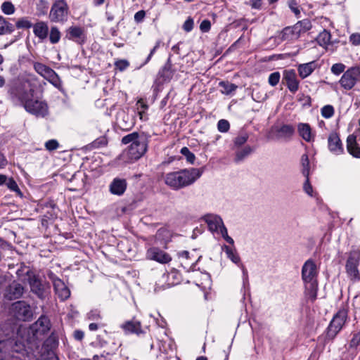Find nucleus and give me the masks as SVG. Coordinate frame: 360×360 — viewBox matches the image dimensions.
Wrapping results in <instances>:
<instances>
[{
    "mask_svg": "<svg viewBox=\"0 0 360 360\" xmlns=\"http://www.w3.org/2000/svg\"><path fill=\"white\" fill-rule=\"evenodd\" d=\"M23 291L24 288L21 284L13 283L8 287L5 296L8 300H15L22 296Z\"/></svg>",
    "mask_w": 360,
    "mask_h": 360,
    "instance_id": "5701e85b",
    "label": "nucleus"
},
{
    "mask_svg": "<svg viewBox=\"0 0 360 360\" xmlns=\"http://www.w3.org/2000/svg\"><path fill=\"white\" fill-rule=\"evenodd\" d=\"M14 31L13 25L0 15V34H11Z\"/></svg>",
    "mask_w": 360,
    "mask_h": 360,
    "instance_id": "c756f323",
    "label": "nucleus"
},
{
    "mask_svg": "<svg viewBox=\"0 0 360 360\" xmlns=\"http://www.w3.org/2000/svg\"><path fill=\"white\" fill-rule=\"evenodd\" d=\"M8 164V162L4 154L0 150V169H4Z\"/></svg>",
    "mask_w": 360,
    "mask_h": 360,
    "instance_id": "6e6d98bb",
    "label": "nucleus"
},
{
    "mask_svg": "<svg viewBox=\"0 0 360 360\" xmlns=\"http://www.w3.org/2000/svg\"><path fill=\"white\" fill-rule=\"evenodd\" d=\"M252 151V149L250 146H247L244 147L243 149L238 150L236 153L235 161L240 162L242 161L245 157L249 155Z\"/></svg>",
    "mask_w": 360,
    "mask_h": 360,
    "instance_id": "473e14b6",
    "label": "nucleus"
},
{
    "mask_svg": "<svg viewBox=\"0 0 360 360\" xmlns=\"http://www.w3.org/2000/svg\"><path fill=\"white\" fill-rule=\"evenodd\" d=\"M203 168H190L165 174L164 181L174 190L186 187L193 184L203 173Z\"/></svg>",
    "mask_w": 360,
    "mask_h": 360,
    "instance_id": "f257e3e1",
    "label": "nucleus"
},
{
    "mask_svg": "<svg viewBox=\"0 0 360 360\" xmlns=\"http://www.w3.org/2000/svg\"><path fill=\"white\" fill-rule=\"evenodd\" d=\"M299 135L307 142L314 141L315 135L312 132L310 125L307 123H299L297 124Z\"/></svg>",
    "mask_w": 360,
    "mask_h": 360,
    "instance_id": "4be33fe9",
    "label": "nucleus"
},
{
    "mask_svg": "<svg viewBox=\"0 0 360 360\" xmlns=\"http://www.w3.org/2000/svg\"><path fill=\"white\" fill-rule=\"evenodd\" d=\"M229 128L230 124L226 120H220L217 123V129L220 132H227Z\"/></svg>",
    "mask_w": 360,
    "mask_h": 360,
    "instance_id": "a19ab883",
    "label": "nucleus"
},
{
    "mask_svg": "<svg viewBox=\"0 0 360 360\" xmlns=\"http://www.w3.org/2000/svg\"><path fill=\"white\" fill-rule=\"evenodd\" d=\"M222 250L225 251L227 257L233 263L238 264L240 262V258L234 248H231L226 245H224L222 246Z\"/></svg>",
    "mask_w": 360,
    "mask_h": 360,
    "instance_id": "c85d7f7f",
    "label": "nucleus"
},
{
    "mask_svg": "<svg viewBox=\"0 0 360 360\" xmlns=\"http://www.w3.org/2000/svg\"><path fill=\"white\" fill-rule=\"evenodd\" d=\"M127 187V181L124 179L115 178L109 185V191L112 195H122Z\"/></svg>",
    "mask_w": 360,
    "mask_h": 360,
    "instance_id": "a211bd4d",
    "label": "nucleus"
},
{
    "mask_svg": "<svg viewBox=\"0 0 360 360\" xmlns=\"http://www.w3.org/2000/svg\"><path fill=\"white\" fill-rule=\"evenodd\" d=\"M289 7L295 14L300 13V10L297 6V3L295 1H291L289 3Z\"/></svg>",
    "mask_w": 360,
    "mask_h": 360,
    "instance_id": "052dcab7",
    "label": "nucleus"
},
{
    "mask_svg": "<svg viewBox=\"0 0 360 360\" xmlns=\"http://www.w3.org/2000/svg\"><path fill=\"white\" fill-rule=\"evenodd\" d=\"M301 165L302 167V173L304 176H309V160L307 154H303L301 157Z\"/></svg>",
    "mask_w": 360,
    "mask_h": 360,
    "instance_id": "72a5a7b5",
    "label": "nucleus"
},
{
    "mask_svg": "<svg viewBox=\"0 0 360 360\" xmlns=\"http://www.w3.org/2000/svg\"><path fill=\"white\" fill-rule=\"evenodd\" d=\"M115 66L120 71H124L129 66V63L127 60H119L115 63Z\"/></svg>",
    "mask_w": 360,
    "mask_h": 360,
    "instance_id": "c03bdc74",
    "label": "nucleus"
},
{
    "mask_svg": "<svg viewBox=\"0 0 360 360\" xmlns=\"http://www.w3.org/2000/svg\"><path fill=\"white\" fill-rule=\"evenodd\" d=\"M283 81L291 93H295L299 89L300 82L297 79L295 70H285L283 73Z\"/></svg>",
    "mask_w": 360,
    "mask_h": 360,
    "instance_id": "4468645a",
    "label": "nucleus"
},
{
    "mask_svg": "<svg viewBox=\"0 0 360 360\" xmlns=\"http://www.w3.org/2000/svg\"><path fill=\"white\" fill-rule=\"evenodd\" d=\"M5 184L10 190L13 191H20L18 186L13 179H7V181Z\"/></svg>",
    "mask_w": 360,
    "mask_h": 360,
    "instance_id": "49530a36",
    "label": "nucleus"
},
{
    "mask_svg": "<svg viewBox=\"0 0 360 360\" xmlns=\"http://www.w3.org/2000/svg\"><path fill=\"white\" fill-rule=\"evenodd\" d=\"M316 68L317 64L315 61L300 64L297 67L299 75L301 78L304 79L309 76Z\"/></svg>",
    "mask_w": 360,
    "mask_h": 360,
    "instance_id": "a878e982",
    "label": "nucleus"
},
{
    "mask_svg": "<svg viewBox=\"0 0 360 360\" xmlns=\"http://www.w3.org/2000/svg\"><path fill=\"white\" fill-rule=\"evenodd\" d=\"M66 37L70 40L82 44L84 41L85 38L84 30L77 26H71L67 30Z\"/></svg>",
    "mask_w": 360,
    "mask_h": 360,
    "instance_id": "412c9836",
    "label": "nucleus"
},
{
    "mask_svg": "<svg viewBox=\"0 0 360 360\" xmlns=\"http://www.w3.org/2000/svg\"><path fill=\"white\" fill-rule=\"evenodd\" d=\"M146 258L160 264H167L172 260L171 256L158 248L153 247L146 252Z\"/></svg>",
    "mask_w": 360,
    "mask_h": 360,
    "instance_id": "ddd939ff",
    "label": "nucleus"
},
{
    "mask_svg": "<svg viewBox=\"0 0 360 360\" xmlns=\"http://www.w3.org/2000/svg\"><path fill=\"white\" fill-rule=\"evenodd\" d=\"M219 86L221 88V93L225 95H231L238 89L237 85L229 81H221L219 83Z\"/></svg>",
    "mask_w": 360,
    "mask_h": 360,
    "instance_id": "cd10ccee",
    "label": "nucleus"
},
{
    "mask_svg": "<svg viewBox=\"0 0 360 360\" xmlns=\"http://www.w3.org/2000/svg\"><path fill=\"white\" fill-rule=\"evenodd\" d=\"M33 32L34 35L41 40H44L49 34V26L47 22L39 21L33 25Z\"/></svg>",
    "mask_w": 360,
    "mask_h": 360,
    "instance_id": "b1692460",
    "label": "nucleus"
},
{
    "mask_svg": "<svg viewBox=\"0 0 360 360\" xmlns=\"http://www.w3.org/2000/svg\"><path fill=\"white\" fill-rule=\"evenodd\" d=\"M347 317V311L342 308L340 309L333 316L330 321L327 331V337L333 339L342 329Z\"/></svg>",
    "mask_w": 360,
    "mask_h": 360,
    "instance_id": "6e6552de",
    "label": "nucleus"
},
{
    "mask_svg": "<svg viewBox=\"0 0 360 360\" xmlns=\"http://www.w3.org/2000/svg\"><path fill=\"white\" fill-rule=\"evenodd\" d=\"M51 328V322L49 319L42 315L41 316L38 320L32 325L31 330L34 334L38 337L39 335H44L47 333Z\"/></svg>",
    "mask_w": 360,
    "mask_h": 360,
    "instance_id": "2eb2a0df",
    "label": "nucleus"
},
{
    "mask_svg": "<svg viewBox=\"0 0 360 360\" xmlns=\"http://www.w3.org/2000/svg\"><path fill=\"white\" fill-rule=\"evenodd\" d=\"M25 346V342L18 340V337L0 340V360L4 359L6 353L22 352Z\"/></svg>",
    "mask_w": 360,
    "mask_h": 360,
    "instance_id": "423d86ee",
    "label": "nucleus"
},
{
    "mask_svg": "<svg viewBox=\"0 0 360 360\" xmlns=\"http://www.w3.org/2000/svg\"><path fill=\"white\" fill-rule=\"evenodd\" d=\"M360 262V250H352L349 252L346 262V272L349 278L353 281H357L359 278L358 266Z\"/></svg>",
    "mask_w": 360,
    "mask_h": 360,
    "instance_id": "1a4fd4ad",
    "label": "nucleus"
},
{
    "mask_svg": "<svg viewBox=\"0 0 360 360\" xmlns=\"http://www.w3.org/2000/svg\"><path fill=\"white\" fill-rule=\"evenodd\" d=\"M13 316L20 321H29L32 317V311L30 304L25 301L14 302L11 307Z\"/></svg>",
    "mask_w": 360,
    "mask_h": 360,
    "instance_id": "f8f14e48",
    "label": "nucleus"
},
{
    "mask_svg": "<svg viewBox=\"0 0 360 360\" xmlns=\"http://www.w3.org/2000/svg\"><path fill=\"white\" fill-rule=\"evenodd\" d=\"M181 153L186 157L188 162L191 164L194 162V160L195 159V155L193 153H191L187 147H183L181 149Z\"/></svg>",
    "mask_w": 360,
    "mask_h": 360,
    "instance_id": "58836bf2",
    "label": "nucleus"
},
{
    "mask_svg": "<svg viewBox=\"0 0 360 360\" xmlns=\"http://www.w3.org/2000/svg\"><path fill=\"white\" fill-rule=\"evenodd\" d=\"M248 4L252 8L259 10L262 8V0H249Z\"/></svg>",
    "mask_w": 360,
    "mask_h": 360,
    "instance_id": "603ef678",
    "label": "nucleus"
},
{
    "mask_svg": "<svg viewBox=\"0 0 360 360\" xmlns=\"http://www.w3.org/2000/svg\"><path fill=\"white\" fill-rule=\"evenodd\" d=\"M350 41L354 45L360 44V34H353L350 36Z\"/></svg>",
    "mask_w": 360,
    "mask_h": 360,
    "instance_id": "bf43d9fd",
    "label": "nucleus"
},
{
    "mask_svg": "<svg viewBox=\"0 0 360 360\" xmlns=\"http://www.w3.org/2000/svg\"><path fill=\"white\" fill-rule=\"evenodd\" d=\"M347 148L349 154L356 158H360V147L358 146L356 136L349 135L347 139Z\"/></svg>",
    "mask_w": 360,
    "mask_h": 360,
    "instance_id": "393cba45",
    "label": "nucleus"
},
{
    "mask_svg": "<svg viewBox=\"0 0 360 360\" xmlns=\"http://www.w3.org/2000/svg\"><path fill=\"white\" fill-rule=\"evenodd\" d=\"M73 337L76 340L82 341L84 337V333L80 330H76L73 333Z\"/></svg>",
    "mask_w": 360,
    "mask_h": 360,
    "instance_id": "4d7b16f0",
    "label": "nucleus"
},
{
    "mask_svg": "<svg viewBox=\"0 0 360 360\" xmlns=\"http://www.w3.org/2000/svg\"><path fill=\"white\" fill-rule=\"evenodd\" d=\"M360 343V332L354 335L352 339L350 341V347H354Z\"/></svg>",
    "mask_w": 360,
    "mask_h": 360,
    "instance_id": "864d4df0",
    "label": "nucleus"
},
{
    "mask_svg": "<svg viewBox=\"0 0 360 360\" xmlns=\"http://www.w3.org/2000/svg\"><path fill=\"white\" fill-rule=\"evenodd\" d=\"M179 256L181 258L188 259L189 258V252L188 251H182L179 253Z\"/></svg>",
    "mask_w": 360,
    "mask_h": 360,
    "instance_id": "69168bd1",
    "label": "nucleus"
},
{
    "mask_svg": "<svg viewBox=\"0 0 360 360\" xmlns=\"http://www.w3.org/2000/svg\"><path fill=\"white\" fill-rule=\"evenodd\" d=\"M211 23L209 20H204L200 25V29L202 32H207L210 30Z\"/></svg>",
    "mask_w": 360,
    "mask_h": 360,
    "instance_id": "3c124183",
    "label": "nucleus"
},
{
    "mask_svg": "<svg viewBox=\"0 0 360 360\" xmlns=\"http://www.w3.org/2000/svg\"><path fill=\"white\" fill-rule=\"evenodd\" d=\"M248 139V135L246 133H242L239 134L234 139V144L236 146H240L243 145Z\"/></svg>",
    "mask_w": 360,
    "mask_h": 360,
    "instance_id": "79ce46f5",
    "label": "nucleus"
},
{
    "mask_svg": "<svg viewBox=\"0 0 360 360\" xmlns=\"http://www.w3.org/2000/svg\"><path fill=\"white\" fill-rule=\"evenodd\" d=\"M16 27L18 29H28L33 25L27 18H22L16 22Z\"/></svg>",
    "mask_w": 360,
    "mask_h": 360,
    "instance_id": "4c0bfd02",
    "label": "nucleus"
},
{
    "mask_svg": "<svg viewBox=\"0 0 360 360\" xmlns=\"http://www.w3.org/2000/svg\"><path fill=\"white\" fill-rule=\"evenodd\" d=\"M335 112L334 108L330 105H326L321 108V115L326 119L333 116Z\"/></svg>",
    "mask_w": 360,
    "mask_h": 360,
    "instance_id": "e433bc0d",
    "label": "nucleus"
},
{
    "mask_svg": "<svg viewBox=\"0 0 360 360\" xmlns=\"http://www.w3.org/2000/svg\"><path fill=\"white\" fill-rule=\"evenodd\" d=\"M87 316H88V319L91 320V321H98L101 319L100 311L96 309L91 310L88 314Z\"/></svg>",
    "mask_w": 360,
    "mask_h": 360,
    "instance_id": "09e8293b",
    "label": "nucleus"
},
{
    "mask_svg": "<svg viewBox=\"0 0 360 360\" xmlns=\"http://www.w3.org/2000/svg\"><path fill=\"white\" fill-rule=\"evenodd\" d=\"M204 219L212 232H218L224 225L221 218L218 215L209 214L204 217Z\"/></svg>",
    "mask_w": 360,
    "mask_h": 360,
    "instance_id": "aec40b11",
    "label": "nucleus"
},
{
    "mask_svg": "<svg viewBox=\"0 0 360 360\" xmlns=\"http://www.w3.org/2000/svg\"><path fill=\"white\" fill-rule=\"evenodd\" d=\"M360 79V68L352 67L347 70L341 77L339 83L345 90L352 89Z\"/></svg>",
    "mask_w": 360,
    "mask_h": 360,
    "instance_id": "9d476101",
    "label": "nucleus"
},
{
    "mask_svg": "<svg viewBox=\"0 0 360 360\" xmlns=\"http://www.w3.org/2000/svg\"><path fill=\"white\" fill-rule=\"evenodd\" d=\"M54 290L61 300L68 299L70 295V291L65 283L56 276L51 277Z\"/></svg>",
    "mask_w": 360,
    "mask_h": 360,
    "instance_id": "dca6fc26",
    "label": "nucleus"
},
{
    "mask_svg": "<svg viewBox=\"0 0 360 360\" xmlns=\"http://www.w3.org/2000/svg\"><path fill=\"white\" fill-rule=\"evenodd\" d=\"M146 15V13L144 11L141 10L138 12H136L134 15V20L136 22H141L143 21Z\"/></svg>",
    "mask_w": 360,
    "mask_h": 360,
    "instance_id": "5fc2aeb1",
    "label": "nucleus"
},
{
    "mask_svg": "<svg viewBox=\"0 0 360 360\" xmlns=\"http://www.w3.org/2000/svg\"><path fill=\"white\" fill-rule=\"evenodd\" d=\"M141 134H139L137 132H133L131 134H127L122 139V143L123 144H132L133 143L136 142L137 139H141Z\"/></svg>",
    "mask_w": 360,
    "mask_h": 360,
    "instance_id": "f704fd0d",
    "label": "nucleus"
},
{
    "mask_svg": "<svg viewBox=\"0 0 360 360\" xmlns=\"http://www.w3.org/2000/svg\"><path fill=\"white\" fill-rule=\"evenodd\" d=\"M61 34L56 26L51 27L49 32V41L51 44H57L60 39Z\"/></svg>",
    "mask_w": 360,
    "mask_h": 360,
    "instance_id": "2f4dec72",
    "label": "nucleus"
},
{
    "mask_svg": "<svg viewBox=\"0 0 360 360\" xmlns=\"http://www.w3.org/2000/svg\"><path fill=\"white\" fill-rule=\"evenodd\" d=\"M305 177H306V181L304 183L303 189L306 193H307L310 196H312L313 188L309 182V176H305Z\"/></svg>",
    "mask_w": 360,
    "mask_h": 360,
    "instance_id": "de8ad7c7",
    "label": "nucleus"
},
{
    "mask_svg": "<svg viewBox=\"0 0 360 360\" xmlns=\"http://www.w3.org/2000/svg\"><path fill=\"white\" fill-rule=\"evenodd\" d=\"M26 275L31 291L39 298L44 299L46 290L49 288L48 284L46 282H43L40 278L32 271H27Z\"/></svg>",
    "mask_w": 360,
    "mask_h": 360,
    "instance_id": "0eeeda50",
    "label": "nucleus"
},
{
    "mask_svg": "<svg viewBox=\"0 0 360 360\" xmlns=\"http://www.w3.org/2000/svg\"><path fill=\"white\" fill-rule=\"evenodd\" d=\"M41 360H58V356L53 352L49 353L46 357L43 358Z\"/></svg>",
    "mask_w": 360,
    "mask_h": 360,
    "instance_id": "e2e57ef3",
    "label": "nucleus"
},
{
    "mask_svg": "<svg viewBox=\"0 0 360 360\" xmlns=\"http://www.w3.org/2000/svg\"><path fill=\"white\" fill-rule=\"evenodd\" d=\"M319 269L315 262L307 259L302 267V279L304 283V295L314 302L317 297Z\"/></svg>",
    "mask_w": 360,
    "mask_h": 360,
    "instance_id": "f03ea898",
    "label": "nucleus"
},
{
    "mask_svg": "<svg viewBox=\"0 0 360 360\" xmlns=\"http://www.w3.org/2000/svg\"><path fill=\"white\" fill-rule=\"evenodd\" d=\"M34 70L53 85L56 88L61 89L62 81L58 74L49 66L38 62L34 63Z\"/></svg>",
    "mask_w": 360,
    "mask_h": 360,
    "instance_id": "39448f33",
    "label": "nucleus"
},
{
    "mask_svg": "<svg viewBox=\"0 0 360 360\" xmlns=\"http://www.w3.org/2000/svg\"><path fill=\"white\" fill-rule=\"evenodd\" d=\"M94 144L97 145V146H100V145L105 146L107 144V141L105 139L103 138L101 140L96 141L94 142Z\"/></svg>",
    "mask_w": 360,
    "mask_h": 360,
    "instance_id": "338daca9",
    "label": "nucleus"
},
{
    "mask_svg": "<svg viewBox=\"0 0 360 360\" xmlns=\"http://www.w3.org/2000/svg\"><path fill=\"white\" fill-rule=\"evenodd\" d=\"M272 131H275L277 139H290L295 133V128L290 124H283L273 127Z\"/></svg>",
    "mask_w": 360,
    "mask_h": 360,
    "instance_id": "6ab92c4d",
    "label": "nucleus"
},
{
    "mask_svg": "<svg viewBox=\"0 0 360 360\" xmlns=\"http://www.w3.org/2000/svg\"><path fill=\"white\" fill-rule=\"evenodd\" d=\"M159 46H160V42H159V41H158V42L156 43V45H155V46L153 47V49L150 51V53H149L148 56L147 57V58H146V61L143 63V64L141 66H143V65H144L147 64V63L150 61V60L151 59V57H152V56H153V55L155 53V51H156L157 49L159 47Z\"/></svg>",
    "mask_w": 360,
    "mask_h": 360,
    "instance_id": "13d9d810",
    "label": "nucleus"
},
{
    "mask_svg": "<svg viewBox=\"0 0 360 360\" xmlns=\"http://www.w3.org/2000/svg\"><path fill=\"white\" fill-rule=\"evenodd\" d=\"M1 11L6 15H11L15 12V7L10 1H5L1 4Z\"/></svg>",
    "mask_w": 360,
    "mask_h": 360,
    "instance_id": "c9c22d12",
    "label": "nucleus"
},
{
    "mask_svg": "<svg viewBox=\"0 0 360 360\" xmlns=\"http://www.w3.org/2000/svg\"><path fill=\"white\" fill-rule=\"evenodd\" d=\"M122 328L126 333L140 334L142 333L141 323L138 321H129L122 325Z\"/></svg>",
    "mask_w": 360,
    "mask_h": 360,
    "instance_id": "bb28decb",
    "label": "nucleus"
},
{
    "mask_svg": "<svg viewBox=\"0 0 360 360\" xmlns=\"http://www.w3.org/2000/svg\"><path fill=\"white\" fill-rule=\"evenodd\" d=\"M148 144V138L144 134H141V139L130 144L129 147L128 153L131 159L138 160L142 157L147 151Z\"/></svg>",
    "mask_w": 360,
    "mask_h": 360,
    "instance_id": "9b49d317",
    "label": "nucleus"
},
{
    "mask_svg": "<svg viewBox=\"0 0 360 360\" xmlns=\"http://www.w3.org/2000/svg\"><path fill=\"white\" fill-rule=\"evenodd\" d=\"M221 236L225 238L226 236H228V231H227V229L226 228V226H224V224L219 229V231Z\"/></svg>",
    "mask_w": 360,
    "mask_h": 360,
    "instance_id": "680f3d73",
    "label": "nucleus"
},
{
    "mask_svg": "<svg viewBox=\"0 0 360 360\" xmlns=\"http://www.w3.org/2000/svg\"><path fill=\"white\" fill-rule=\"evenodd\" d=\"M193 20L192 18H188L183 25V28L186 32H191L193 28Z\"/></svg>",
    "mask_w": 360,
    "mask_h": 360,
    "instance_id": "8fccbe9b",
    "label": "nucleus"
},
{
    "mask_svg": "<svg viewBox=\"0 0 360 360\" xmlns=\"http://www.w3.org/2000/svg\"><path fill=\"white\" fill-rule=\"evenodd\" d=\"M59 146L58 142L55 139L49 140L45 143L46 150L51 151L57 149Z\"/></svg>",
    "mask_w": 360,
    "mask_h": 360,
    "instance_id": "a18cd8bd",
    "label": "nucleus"
},
{
    "mask_svg": "<svg viewBox=\"0 0 360 360\" xmlns=\"http://www.w3.org/2000/svg\"><path fill=\"white\" fill-rule=\"evenodd\" d=\"M89 328L91 331H95L98 328V326L97 323H91L89 324Z\"/></svg>",
    "mask_w": 360,
    "mask_h": 360,
    "instance_id": "774afa93",
    "label": "nucleus"
},
{
    "mask_svg": "<svg viewBox=\"0 0 360 360\" xmlns=\"http://www.w3.org/2000/svg\"><path fill=\"white\" fill-rule=\"evenodd\" d=\"M346 66L343 63H335L331 67V72L335 75H339L344 73Z\"/></svg>",
    "mask_w": 360,
    "mask_h": 360,
    "instance_id": "ea45409f",
    "label": "nucleus"
},
{
    "mask_svg": "<svg viewBox=\"0 0 360 360\" xmlns=\"http://www.w3.org/2000/svg\"><path fill=\"white\" fill-rule=\"evenodd\" d=\"M328 148L335 155L343 153L344 148L341 140L336 133H331L328 139Z\"/></svg>",
    "mask_w": 360,
    "mask_h": 360,
    "instance_id": "f3484780",
    "label": "nucleus"
},
{
    "mask_svg": "<svg viewBox=\"0 0 360 360\" xmlns=\"http://www.w3.org/2000/svg\"><path fill=\"white\" fill-rule=\"evenodd\" d=\"M280 73L278 72H274L270 74L269 77V83L271 86H275L277 85L280 80Z\"/></svg>",
    "mask_w": 360,
    "mask_h": 360,
    "instance_id": "37998d69",
    "label": "nucleus"
},
{
    "mask_svg": "<svg viewBox=\"0 0 360 360\" xmlns=\"http://www.w3.org/2000/svg\"><path fill=\"white\" fill-rule=\"evenodd\" d=\"M20 99L27 112L41 117L48 114V105L44 101L29 98L27 94L21 95Z\"/></svg>",
    "mask_w": 360,
    "mask_h": 360,
    "instance_id": "7ed1b4c3",
    "label": "nucleus"
},
{
    "mask_svg": "<svg viewBox=\"0 0 360 360\" xmlns=\"http://www.w3.org/2000/svg\"><path fill=\"white\" fill-rule=\"evenodd\" d=\"M317 43L321 46H326L330 43V34L326 30L321 32L316 37Z\"/></svg>",
    "mask_w": 360,
    "mask_h": 360,
    "instance_id": "7c9ffc66",
    "label": "nucleus"
},
{
    "mask_svg": "<svg viewBox=\"0 0 360 360\" xmlns=\"http://www.w3.org/2000/svg\"><path fill=\"white\" fill-rule=\"evenodd\" d=\"M69 15V7L65 0H56L49 13V19L54 22H63Z\"/></svg>",
    "mask_w": 360,
    "mask_h": 360,
    "instance_id": "20e7f679",
    "label": "nucleus"
},
{
    "mask_svg": "<svg viewBox=\"0 0 360 360\" xmlns=\"http://www.w3.org/2000/svg\"><path fill=\"white\" fill-rule=\"evenodd\" d=\"M137 105H139L138 107V109L139 110V108L142 109V110H146L148 109V105L143 102L142 99L139 100L137 102Z\"/></svg>",
    "mask_w": 360,
    "mask_h": 360,
    "instance_id": "0e129e2a",
    "label": "nucleus"
}]
</instances>
